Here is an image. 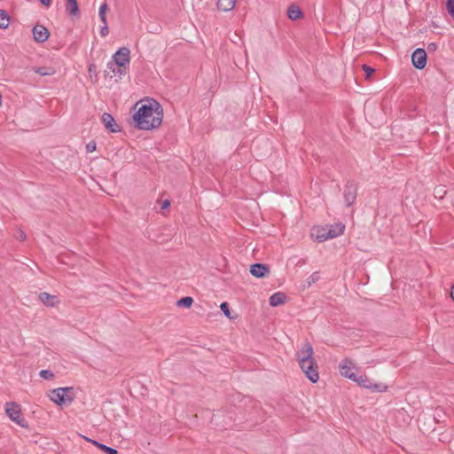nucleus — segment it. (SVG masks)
Segmentation results:
<instances>
[{"instance_id":"1","label":"nucleus","mask_w":454,"mask_h":454,"mask_svg":"<svg viewBox=\"0 0 454 454\" xmlns=\"http://www.w3.org/2000/svg\"><path fill=\"white\" fill-rule=\"evenodd\" d=\"M133 121L139 129L150 130L160 126L163 119V108L153 98H145L136 103Z\"/></svg>"},{"instance_id":"2","label":"nucleus","mask_w":454,"mask_h":454,"mask_svg":"<svg viewBox=\"0 0 454 454\" xmlns=\"http://www.w3.org/2000/svg\"><path fill=\"white\" fill-rule=\"evenodd\" d=\"M296 359L306 377L313 383L317 382L319 380L318 367L314 358L313 347L309 342H305L296 352Z\"/></svg>"},{"instance_id":"3","label":"nucleus","mask_w":454,"mask_h":454,"mask_svg":"<svg viewBox=\"0 0 454 454\" xmlns=\"http://www.w3.org/2000/svg\"><path fill=\"white\" fill-rule=\"evenodd\" d=\"M47 396L59 406L70 404L76 397V390L73 387H58L50 390Z\"/></svg>"},{"instance_id":"4","label":"nucleus","mask_w":454,"mask_h":454,"mask_svg":"<svg viewBox=\"0 0 454 454\" xmlns=\"http://www.w3.org/2000/svg\"><path fill=\"white\" fill-rule=\"evenodd\" d=\"M4 410L9 419L21 427H27V423L23 418L20 406L16 403H6Z\"/></svg>"},{"instance_id":"5","label":"nucleus","mask_w":454,"mask_h":454,"mask_svg":"<svg viewBox=\"0 0 454 454\" xmlns=\"http://www.w3.org/2000/svg\"><path fill=\"white\" fill-rule=\"evenodd\" d=\"M130 62V50L128 47L120 48L112 57V62L107 64L108 68H112L114 65L116 67H122L128 69Z\"/></svg>"},{"instance_id":"6","label":"nucleus","mask_w":454,"mask_h":454,"mask_svg":"<svg viewBox=\"0 0 454 454\" xmlns=\"http://www.w3.org/2000/svg\"><path fill=\"white\" fill-rule=\"evenodd\" d=\"M353 381L357 383L360 387L371 389V390L375 391V392H384L387 388L386 385L379 384V383H374L366 375H357V374H356L355 380H353Z\"/></svg>"},{"instance_id":"7","label":"nucleus","mask_w":454,"mask_h":454,"mask_svg":"<svg viewBox=\"0 0 454 454\" xmlns=\"http://www.w3.org/2000/svg\"><path fill=\"white\" fill-rule=\"evenodd\" d=\"M355 367V364L352 360L345 358L339 364V372L341 376L353 380H355V376L356 374L353 372Z\"/></svg>"},{"instance_id":"8","label":"nucleus","mask_w":454,"mask_h":454,"mask_svg":"<svg viewBox=\"0 0 454 454\" xmlns=\"http://www.w3.org/2000/svg\"><path fill=\"white\" fill-rule=\"evenodd\" d=\"M413 66L418 69H423L427 64V53L423 49H417L411 55Z\"/></svg>"},{"instance_id":"9","label":"nucleus","mask_w":454,"mask_h":454,"mask_svg":"<svg viewBox=\"0 0 454 454\" xmlns=\"http://www.w3.org/2000/svg\"><path fill=\"white\" fill-rule=\"evenodd\" d=\"M39 300L47 307H55L60 302V300L57 295H53L46 292L39 294Z\"/></svg>"},{"instance_id":"10","label":"nucleus","mask_w":454,"mask_h":454,"mask_svg":"<svg viewBox=\"0 0 454 454\" xmlns=\"http://www.w3.org/2000/svg\"><path fill=\"white\" fill-rule=\"evenodd\" d=\"M34 39L38 43H43L49 38V32L42 25H36L33 28Z\"/></svg>"},{"instance_id":"11","label":"nucleus","mask_w":454,"mask_h":454,"mask_svg":"<svg viewBox=\"0 0 454 454\" xmlns=\"http://www.w3.org/2000/svg\"><path fill=\"white\" fill-rule=\"evenodd\" d=\"M102 121L105 125V127L109 129L111 132H116L119 130V127L117 125V123L115 122L114 117L108 114V113H104L102 114Z\"/></svg>"},{"instance_id":"12","label":"nucleus","mask_w":454,"mask_h":454,"mask_svg":"<svg viewBox=\"0 0 454 454\" xmlns=\"http://www.w3.org/2000/svg\"><path fill=\"white\" fill-rule=\"evenodd\" d=\"M345 226L342 223H336L326 228L327 239L340 236L344 231Z\"/></svg>"},{"instance_id":"13","label":"nucleus","mask_w":454,"mask_h":454,"mask_svg":"<svg viewBox=\"0 0 454 454\" xmlns=\"http://www.w3.org/2000/svg\"><path fill=\"white\" fill-rule=\"evenodd\" d=\"M250 273L256 278H263L269 273V268L262 263H255L250 267Z\"/></svg>"},{"instance_id":"14","label":"nucleus","mask_w":454,"mask_h":454,"mask_svg":"<svg viewBox=\"0 0 454 454\" xmlns=\"http://www.w3.org/2000/svg\"><path fill=\"white\" fill-rule=\"evenodd\" d=\"M326 228L321 226H315L312 228L310 235L313 239L318 241H325L327 239Z\"/></svg>"},{"instance_id":"15","label":"nucleus","mask_w":454,"mask_h":454,"mask_svg":"<svg viewBox=\"0 0 454 454\" xmlns=\"http://www.w3.org/2000/svg\"><path fill=\"white\" fill-rule=\"evenodd\" d=\"M286 301V295L282 292H277L270 297V304L272 307L282 305Z\"/></svg>"},{"instance_id":"16","label":"nucleus","mask_w":454,"mask_h":454,"mask_svg":"<svg viewBox=\"0 0 454 454\" xmlns=\"http://www.w3.org/2000/svg\"><path fill=\"white\" fill-rule=\"evenodd\" d=\"M356 197V192L355 187L352 185L347 186L344 192L345 201L348 206H350L354 203Z\"/></svg>"},{"instance_id":"17","label":"nucleus","mask_w":454,"mask_h":454,"mask_svg":"<svg viewBox=\"0 0 454 454\" xmlns=\"http://www.w3.org/2000/svg\"><path fill=\"white\" fill-rule=\"evenodd\" d=\"M66 12L70 16H77L79 14V7L76 0H67Z\"/></svg>"},{"instance_id":"18","label":"nucleus","mask_w":454,"mask_h":454,"mask_svg":"<svg viewBox=\"0 0 454 454\" xmlns=\"http://www.w3.org/2000/svg\"><path fill=\"white\" fill-rule=\"evenodd\" d=\"M237 0H218L217 7L220 11L230 12L235 7Z\"/></svg>"},{"instance_id":"19","label":"nucleus","mask_w":454,"mask_h":454,"mask_svg":"<svg viewBox=\"0 0 454 454\" xmlns=\"http://www.w3.org/2000/svg\"><path fill=\"white\" fill-rule=\"evenodd\" d=\"M88 442H91L92 444H94L96 447H98L99 450H103L104 452H106V454H117L118 451L115 450V449H113L111 447H108L105 444H102V443H99L97 441H94V440H91V439H89V438H85Z\"/></svg>"},{"instance_id":"20","label":"nucleus","mask_w":454,"mask_h":454,"mask_svg":"<svg viewBox=\"0 0 454 454\" xmlns=\"http://www.w3.org/2000/svg\"><path fill=\"white\" fill-rule=\"evenodd\" d=\"M320 278L318 272H313L309 275L302 284V288L307 289L310 287L314 283L317 282Z\"/></svg>"},{"instance_id":"21","label":"nucleus","mask_w":454,"mask_h":454,"mask_svg":"<svg viewBox=\"0 0 454 454\" xmlns=\"http://www.w3.org/2000/svg\"><path fill=\"white\" fill-rule=\"evenodd\" d=\"M287 15H288L290 20H295L299 19L301 16V10H300V8L298 6L291 5L288 8Z\"/></svg>"},{"instance_id":"22","label":"nucleus","mask_w":454,"mask_h":454,"mask_svg":"<svg viewBox=\"0 0 454 454\" xmlns=\"http://www.w3.org/2000/svg\"><path fill=\"white\" fill-rule=\"evenodd\" d=\"M112 69L114 74L113 77H114L116 81L121 80L123 76H125L128 70L126 67H112Z\"/></svg>"},{"instance_id":"23","label":"nucleus","mask_w":454,"mask_h":454,"mask_svg":"<svg viewBox=\"0 0 454 454\" xmlns=\"http://www.w3.org/2000/svg\"><path fill=\"white\" fill-rule=\"evenodd\" d=\"M108 11V4L105 1L99 7V11H98V16H99V19L101 20V22L103 24H106V21H107L106 20V12Z\"/></svg>"},{"instance_id":"24","label":"nucleus","mask_w":454,"mask_h":454,"mask_svg":"<svg viewBox=\"0 0 454 454\" xmlns=\"http://www.w3.org/2000/svg\"><path fill=\"white\" fill-rule=\"evenodd\" d=\"M9 23L10 18L8 14L4 11L0 10V28H7L9 27Z\"/></svg>"},{"instance_id":"25","label":"nucleus","mask_w":454,"mask_h":454,"mask_svg":"<svg viewBox=\"0 0 454 454\" xmlns=\"http://www.w3.org/2000/svg\"><path fill=\"white\" fill-rule=\"evenodd\" d=\"M193 303V299L190 296L184 297L177 301V306L190 308Z\"/></svg>"},{"instance_id":"26","label":"nucleus","mask_w":454,"mask_h":454,"mask_svg":"<svg viewBox=\"0 0 454 454\" xmlns=\"http://www.w3.org/2000/svg\"><path fill=\"white\" fill-rule=\"evenodd\" d=\"M35 72L43 76L52 75L55 74V70L52 67H39Z\"/></svg>"},{"instance_id":"27","label":"nucleus","mask_w":454,"mask_h":454,"mask_svg":"<svg viewBox=\"0 0 454 454\" xmlns=\"http://www.w3.org/2000/svg\"><path fill=\"white\" fill-rule=\"evenodd\" d=\"M220 309L221 310L223 311V313L224 314V316L226 317H228L229 319H233L234 317L231 316V311L229 309V305L227 302H223L221 303L220 305Z\"/></svg>"},{"instance_id":"28","label":"nucleus","mask_w":454,"mask_h":454,"mask_svg":"<svg viewBox=\"0 0 454 454\" xmlns=\"http://www.w3.org/2000/svg\"><path fill=\"white\" fill-rule=\"evenodd\" d=\"M446 7H447L448 12L451 16V18L454 20V0H447Z\"/></svg>"},{"instance_id":"29","label":"nucleus","mask_w":454,"mask_h":454,"mask_svg":"<svg viewBox=\"0 0 454 454\" xmlns=\"http://www.w3.org/2000/svg\"><path fill=\"white\" fill-rule=\"evenodd\" d=\"M40 376L45 380H52L54 378V374L49 370H42L40 372Z\"/></svg>"},{"instance_id":"30","label":"nucleus","mask_w":454,"mask_h":454,"mask_svg":"<svg viewBox=\"0 0 454 454\" xmlns=\"http://www.w3.org/2000/svg\"><path fill=\"white\" fill-rule=\"evenodd\" d=\"M363 70L364 71L367 79L370 78L375 71L374 68L368 67L366 65L363 66Z\"/></svg>"},{"instance_id":"31","label":"nucleus","mask_w":454,"mask_h":454,"mask_svg":"<svg viewBox=\"0 0 454 454\" xmlns=\"http://www.w3.org/2000/svg\"><path fill=\"white\" fill-rule=\"evenodd\" d=\"M109 34V28L107 21H106V24H103L101 29H100V35L102 37H106Z\"/></svg>"},{"instance_id":"32","label":"nucleus","mask_w":454,"mask_h":454,"mask_svg":"<svg viewBox=\"0 0 454 454\" xmlns=\"http://www.w3.org/2000/svg\"><path fill=\"white\" fill-rule=\"evenodd\" d=\"M96 150V143L91 141L86 145L87 153H93Z\"/></svg>"},{"instance_id":"33","label":"nucleus","mask_w":454,"mask_h":454,"mask_svg":"<svg viewBox=\"0 0 454 454\" xmlns=\"http://www.w3.org/2000/svg\"><path fill=\"white\" fill-rule=\"evenodd\" d=\"M170 206V202L168 200H165L164 201H162L161 203V208L162 209H167L168 207Z\"/></svg>"},{"instance_id":"34","label":"nucleus","mask_w":454,"mask_h":454,"mask_svg":"<svg viewBox=\"0 0 454 454\" xmlns=\"http://www.w3.org/2000/svg\"><path fill=\"white\" fill-rule=\"evenodd\" d=\"M40 2L45 6L49 7L51 5V0H40Z\"/></svg>"},{"instance_id":"35","label":"nucleus","mask_w":454,"mask_h":454,"mask_svg":"<svg viewBox=\"0 0 454 454\" xmlns=\"http://www.w3.org/2000/svg\"><path fill=\"white\" fill-rule=\"evenodd\" d=\"M436 49V45L434 43H431L428 45V50H435Z\"/></svg>"},{"instance_id":"36","label":"nucleus","mask_w":454,"mask_h":454,"mask_svg":"<svg viewBox=\"0 0 454 454\" xmlns=\"http://www.w3.org/2000/svg\"><path fill=\"white\" fill-rule=\"evenodd\" d=\"M450 296H451V299L454 301V285L451 287Z\"/></svg>"},{"instance_id":"37","label":"nucleus","mask_w":454,"mask_h":454,"mask_svg":"<svg viewBox=\"0 0 454 454\" xmlns=\"http://www.w3.org/2000/svg\"><path fill=\"white\" fill-rule=\"evenodd\" d=\"M93 68H94V66H90V67H89V72H93Z\"/></svg>"},{"instance_id":"38","label":"nucleus","mask_w":454,"mask_h":454,"mask_svg":"<svg viewBox=\"0 0 454 454\" xmlns=\"http://www.w3.org/2000/svg\"><path fill=\"white\" fill-rule=\"evenodd\" d=\"M20 238H25V234L23 232L20 233Z\"/></svg>"}]
</instances>
